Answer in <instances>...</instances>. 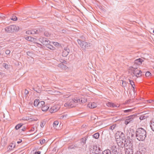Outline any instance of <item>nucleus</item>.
I'll return each instance as SVG.
<instances>
[{
	"label": "nucleus",
	"instance_id": "1",
	"mask_svg": "<svg viewBox=\"0 0 154 154\" xmlns=\"http://www.w3.org/2000/svg\"><path fill=\"white\" fill-rule=\"evenodd\" d=\"M135 137L139 141H144L146 137V130L141 128H137L136 132Z\"/></svg>",
	"mask_w": 154,
	"mask_h": 154
},
{
	"label": "nucleus",
	"instance_id": "2",
	"mask_svg": "<svg viewBox=\"0 0 154 154\" xmlns=\"http://www.w3.org/2000/svg\"><path fill=\"white\" fill-rule=\"evenodd\" d=\"M79 101L80 102V100L77 98H75L73 99L70 100L64 104L65 107L71 108L76 106V103H79Z\"/></svg>",
	"mask_w": 154,
	"mask_h": 154
},
{
	"label": "nucleus",
	"instance_id": "3",
	"mask_svg": "<svg viewBox=\"0 0 154 154\" xmlns=\"http://www.w3.org/2000/svg\"><path fill=\"white\" fill-rule=\"evenodd\" d=\"M79 44L83 50L85 51H86V49L91 46V43L89 42L82 41L81 40L78 39L77 40Z\"/></svg>",
	"mask_w": 154,
	"mask_h": 154
},
{
	"label": "nucleus",
	"instance_id": "4",
	"mask_svg": "<svg viewBox=\"0 0 154 154\" xmlns=\"http://www.w3.org/2000/svg\"><path fill=\"white\" fill-rule=\"evenodd\" d=\"M19 29V27L18 26L14 25H11L6 27L5 28V31L8 33H11L17 31Z\"/></svg>",
	"mask_w": 154,
	"mask_h": 154
},
{
	"label": "nucleus",
	"instance_id": "5",
	"mask_svg": "<svg viewBox=\"0 0 154 154\" xmlns=\"http://www.w3.org/2000/svg\"><path fill=\"white\" fill-rule=\"evenodd\" d=\"M90 151L93 154H102V150L97 145H94L91 147Z\"/></svg>",
	"mask_w": 154,
	"mask_h": 154
},
{
	"label": "nucleus",
	"instance_id": "6",
	"mask_svg": "<svg viewBox=\"0 0 154 154\" xmlns=\"http://www.w3.org/2000/svg\"><path fill=\"white\" fill-rule=\"evenodd\" d=\"M127 145L126 148L125 149V154H133V147L132 143H130V144Z\"/></svg>",
	"mask_w": 154,
	"mask_h": 154
},
{
	"label": "nucleus",
	"instance_id": "7",
	"mask_svg": "<svg viewBox=\"0 0 154 154\" xmlns=\"http://www.w3.org/2000/svg\"><path fill=\"white\" fill-rule=\"evenodd\" d=\"M135 115H131L128 116L125 121V124L127 125L129 123L133 122V119L135 117Z\"/></svg>",
	"mask_w": 154,
	"mask_h": 154
},
{
	"label": "nucleus",
	"instance_id": "8",
	"mask_svg": "<svg viewBox=\"0 0 154 154\" xmlns=\"http://www.w3.org/2000/svg\"><path fill=\"white\" fill-rule=\"evenodd\" d=\"M131 70L133 72V75L137 77L141 76V75H140V76L139 75L142 73L141 70L137 69L136 68H135L133 67H132V69H131Z\"/></svg>",
	"mask_w": 154,
	"mask_h": 154
},
{
	"label": "nucleus",
	"instance_id": "9",
	"mask_svg": "<svg viewBox=\"0 0 154 154\" xmlns=\"http://www.w3.org/2000/svg\"><path fill=\"white\" fill-rule=\"evenodd\" d=\"M116 141L118 146V147L120 148H123V147L125 146V144H126L125 143V142L124 143L123 141H122L121 140H118V138H116Z\"/></svg>",
	"mask_w": 154,
	"mask_h": 154
},
{
	"label": "nucleus",
	"instance_id": "10",
	"mask_svg": "<svg viewBox=\"0 0 154 154\" xmlns=\"http://www.w3.org/2000/svg\"><path fill=\"white\" fill-rule=\"evenodd\" d=\"M119 149V150L121 149L120 148H119V147L117 148V146H116L113 145L111 147L110 151H111L112 154H113L117 153Z\"/></svg>",
	"mask_w": 154,
	"mask_h": 154
},
{
	"label": "nucleus",
	"instance_id": "11",
	"mask_svg": "<svg viewBox=\"0 0 154 154\" xmlns=\"http://www.w3.org/2000/svg\"><path fill=\"white\" fill-rule=\"evenodd\" d=\"M60 106H59L55 105L52 107L49 110V111L51 113L55 112L57 111L60 109Z\"/></svg>",
	"mask_w": 154,
	"mask_h": 154
},
{
	"label": "nucleus",
	"instance_id": "12",
	"mask_svg": "<svg viewBox=\"0 0 154 154\" xmlns=\"http://www.w3.org/2000/svg\"><path fill=\"white\" fill-rule=\"evenodd\" d=\"M119 137V140H121L122 141H123L125 143L127 144L128 143H126V140H125V135L124 133L121 132H119L118 134Z\"/></svg>",
	"mask_w": 154,
	"mask_h": 154
},
{
	"label": "nucleus",
	"instance_id": "13",
	"mask_svg": "<svg viewBox=\"0 0 154 154\" xmlns=\"http://www.w3.org/2000/svg\"><path fill=\"white\" fill-rule=\"evenodd\" d=\"M69 49L67 48H65L64 50H63L62 52V55L64 57H66L68 54L69 52Z\"/></svg>",
	"mask_w": 154,
	"mask_h": 154
},
{
	"label": "nucleus",
	"instance_id": "14",
	"mask_svg": "<svg viewBox=\"0 0 154 154\" xmlns=\"http://www.w3.org/2000/svg\"><path fill=\"white\" fill-rule=\"evenodd\" d=\"M25 38L26 40L29 41L35 42H35L37 41V39L35 38L31 37L28 36L26 37Z\"/></svg>",
	"mask_w": 154,
	"mask_h": 154
},
{
	"label": "nucleus",
	"instance_id": "15",
	"mask_svg": "<svg viewBox=\"0 0 154 154\" xmlns=\"http://www.w3.org/2000/svg\"><path fill=\"white\" fill-rule=\"evenodd\" d=\"M88 106L91 109H93L97 106V104L94 102H91L89 103Z\"/></svg>",
	"mask_w": 154,
	"mask_h": 154
},
{
	"label": "nucleus",
	"instance_id": "16",
	"mask_svg": "<svg viewBox=\"0 0 154 154\" xmlns=\"http://www.w3.org/2000/svg\"><path fill=\"white\" fill-rule=\"evenodd\" d=\"M143 61V60L142 59L140 58L137 59L136 60L134 61V63L138 65H140L141 64L142 62Z\"/></svg>",
	"mask_w": 154,
	"mask_h": 154
},
{
	"label": "nucleus",
	"instance_id": "17",
	"mask_svg": "<svg viewBox=\"0 0 154 154\" xmlns=\"http://www.w3.org/2000/svg\"><path fill=\"white\" fill-rule=\"evenodd\" d=\"M42 44L44 45H46L48 44H50V42L49 40L45 38H44L42 42Z\"/></svg>",
	"mask_w": 154,
	"mask_h": 154
},
{
	"label": "nucleus",
	"instance_id": "18",
	"mask_svg": "<svg viewBox=\"0 0 154 154\" xmlns=\"http://www.w3.org/2000/svg\"><path fill=\"white\" fill-rule=\"evenodd\" d=\"M150 127L152 130L154 131V119H153L150 122Z\"/></svg>",
	"mask_w": 154,
	"mask_h": 154
},
{
	"label": "nucleus",
	"instance_id": "19",
	"mask_svg": "<svg viewBox=\"0 0 154 154\" xmlns=\"http://www.w3.org/2000/svg\"><path fill=\"white\" fill-rule=\"evenodd\" d=\"M132 139L131 138L130 136H129L128 135V134H127V137L125 140H126V143H128V144H130V143H131V141H132Z\"/></svg>",
	"mask_w": 154,
	"mask_h": 154
},
{
	"label": "nucleus",
	"instance_id": "20",
	"mask_svg": "<svg viewBox=\"0 0 154 154\" xmlns=\"http://www.w3.org/2000/svg\"><path fill=\"white\" fill-rule=\"evenodd\" d=\"M49 108V106L48 105H44L42 108V110L43 111H47L48 109Z\"/></svg>",
	"mask_w": 154,
	"mask_h": 154
},
{
	"label": "nucleus",
	"instance_id": "21",
	"mask_svg": "<svg viewBox=\"0 0 154 154\" xmlns=\"http://www.w3.org/2000/svg\"><path fill=\"white\" fill-rule=\"evenodd\" d=\"M86 140L87 139L85 137L81 138L80 140V143L82 145H85Z\"/></svg>",
	"mask_w": 154,
	"mask_h": 154
},
{
	"label": "nucleus",
	"instance_id": "22",
	"mask_svg": "<svg viewBox=\"0 0 154 154\" xmlns=\"http://www.w3.org/2000/svg\"><path fill=\"white\" fill-rule=\"evenodd\" d=\"M15 144L14 143H11L10 145L9 146V150H12L14 148H15Z\"/></svg>",
	"mask_w": 154,
	"mask_h": 154
},
{
	"label": "nucleus",
	"instance_id": "23",
	"mask_svg": "<svg viewBox=\"0 0 154 154\" xmlns=\"http://www.w3.org/2000/svg\"><path fill=\"white\" fill-rule=\"evenodd\" d=\"M45 104V102L44 101H39L38 102V107L39 108H42Z\"/></svg>",
	"mask_w": 154,
	"mask_h": 154
},
{
	"label": "nucleus",
	"instance_id": "24",
	"mask_svg": "<svg viewBox=\"0 0 154 154\" xmlns=\"http://www.w3.org/2000/svg\"><path fill=\"white\" fill-rule=\"evenodd\" d=\"M46 46L47 48H49L50 49L52 50H54L55 49V48L52 45H50L49 44L46 45Z\"/></svg>",
	"mask_w": 154,
	"mask_h": 154
},
{
	"label": "nucleus",
	"instance_id": "25",
	"mask_svg": "<svg viewBox=\"0 0 154 154\" xmlns=\"http://www.w3.org/2000/svg\"><path fill=\"white\" fill-rule=\"evenodd\" d=\"M102 154H112L109 149H106L102 152Z\"/></svg>",
	"mask_w": 154,
	"mask_h": 154
},
{
	"label": "nucleus",
	"instance_id": "26",
	"mask_svg": "<svg viewBox=\"0 0 154 154\" xmlns=\"http://www.w3.org/2000/svg\"><path fill=\"white\" fill-rule=\"evenodd\" d=\"M80 100V102L79 101V103L81 104L85 103L87 101V99L84 98H81Z\"/></svg>",
	"mask_w": 154,
	"mask_h": 154
},
{
	"label": "nucleus",
	"instance_id": "27",
	"mask_svg": "<svg viewBox=\"0 0 154 154\" xmlns=\"http://www.w3.org/2000/svg\"><path fill=\"white\" fill-rule=\"evenodd\" d=\"M23 125V124L22 123H19L15 127V129L17 130H18Z\"/></svg>",
	"mask_w": 154,
	"mask_h": 154
},
{
	"label": "nucleus",
	"instance_id": "28",
	"mask_svg": "<svg viewBox=\"0 0 154 154\" xmlns=\"http://www.w3.org/2000/svg\"><path fill=\"white\" fill-rule=\"evenodd\" d=\"M39 102V100L35 99L34 101V105L35 106H38V102Z\"/></svg>",
	"mask_w": 154,
	"mask_h": 154
},
{
	"label": "nucleus",
	"instance_id": "29",
	"mask_svg": "<svg viewBox=\"0 0 154 154\" xmlns=\"http://www.w3.org/2000/svg\"><path fill=\"white\" fill-rule=\"evenodd\" d=\"M99 134L98 133H96L93 135L94 138L95 139H98L99 137Z\"/></svg>",
	"mask_w": 154,
	"mask_h": 154
},
{
	"label": "nucleus",
	"instance_id": "30",
	"mask_svg": "<svg viewBox=\"0 0 154 154\" xmlns=\"http://www.w3.org/2000/svg\"><path fill=\"white\" fill-rule=\"evenodd\" d=\"M128 135L129 136H130V137H131V138L132 139H134L135 137L134 134L132 133L131 132V133L129 132Z\"/></svg>",
	"mask_w": 154,
	"mask_h": 154
},
{
	"label": "nucleus",
	"instance_id": "31",
	"mask_svg": "<svg viewBox=\"0 0 154 154\" xmlns=\"http://www.w3.org/2000/svg\"><path fill=\"white\" fill-rule=\"evenodd\" d=\"M44 29L42 27H39L38 28V29H37V30L38 31L37 33H40L42 31H43L44 30Z\"/></svg>",
	"mask_w": 154,
	"mask_h": 154
},
{
	"label": "nucleus",
	"instance_id": "32",
	"mask_svg": "<svg viewBox=\"0 0 154 154\" xmlns=\"http://www.w3.org/2000/svg\"><path fill=\"white\" fill-rule=\"evenodd\" d=\"M67 116V114L61 115L60 116H59V119H64V118H66Z\"/></svg>",
	"mask_w": 154,
	"mask_h": 154
},
{
	"label": "nucleus",
	"instance_id": "33",
	"mask_svg": "<svg viewBox=\"0 0 154 154\" xmlns=\"http://www.w3.org/2000/svg\"><path fill=\"white\" fill-rule=\"evenodd\" d=\"M58 66L62 68H64L65 69L66 68H67V67L66 65H64L63 63H60L59 64Z\"/></svg>",
	"mask_w": 154,
	"mask_h": 154
},
{
	"label": "nucleus",
	"instance_id": "34",
	"mask_svg": "<svg viewBox=\"0 0 154 154\" xmlns=\"http://www.w3.org/2000/svg\"><path fill=\"white\" fill-rule=\"evenodd\" d=\"M31 34H35L38 33L37 32L38 31L37 30V29H34L31 30Z\"/></svg>",
	"mask_w": 154,
	"mask_h": 154
},
{
	"label": "nucleus",
	"instance_id": "35",
	"mask_svg": "<svg viewBox=\"0 0 154 154\" xmlns=\"http://www.w3.org/2000/svg\"><path fill=\"white\" fill-rule=\"evenodd\" d=\"M53 44L54 46L57 47H60L61 46V45L60 43L56 42H54Z\"/></svg>",
	"mask_w": 154,
	"mask_h": 154
},
{
	"label": "nucleus",
	"instance_id": "36",
	"mask_svg": "<svg viewBox=\"0 0 154 154\" xmlns=\"http://www.w3.org/2000/svg\"><path fill=\"white\" fill-rule=\"evenodd\" d=\"M11 19L13 21H16L17 20V18L14 15H13L11 17Z\"/></svg>",
	"mask_w": 154,
	"mask_h": 154
},
{
	"label": "nucleus",
	"instance_id": "37",
	"mask_svg": "<svg viewBox=\"0 0 154 154\" xmlns=\"http://www.w3.org/2000/svg\"><path fill=\"white\" fill-rule=\"evenodd\" d=\"M122 86L123 87H125L127 85V82L124 81H122Z\"/></svg>",
	"mask_w": 154,
	"mask_h": 154
},
{
	"label": "nucleus",
	"instance_id": "38",
	"mask_svg": "<svg viewBox=\"0 0 154 154\" xmlns=\"http://www.w3.org/2000/svg\"><path fill=\"white\" fill-rule=\"evenodd\" d=\"M46 140L44 139H41L40 140V143L41 145L43 144L46 142Z\"/></svg>",
	"mask_w": 154,
	"mask_h": 154
},
{
	"label": "nucleus",
	"instance_id": "39",
	"mask_svg": "<svg viewBox=\"0 0 154 154\" xmlns=\"http://www.w3.org/2000/svg\"><path fill=\"white\" fill-rule=\"evenodd\" d=\"M2 66L3 67H4L6 69H8V65L5 63H3Z\"/></svg>",
	"mask_w": 154,
	"mask_h": 154
},
{
	"label": "nucleus",
	"instance_id": "40",
	"mask_svg": "<svg viewBox=\"0 0 154 154\" xmlns=\"http://www.w3.org/2000/svg\"><path fill=\"white\" fill-rule=\"evenodd\" d=\"M44 35L46 37H48L50 36V34L47 31H45L44 33Z\"/></svg>",
	"mask_w": 154,
	"mask_h": 154
},
{
	"label": "nucleus",
	"instance_id": "41",
	"mask_svg": "<svg viewBox=\"0 0 154 154\" xmlns=\"http://www.w3.org/2000/svg\"><path fill=\"white\" fill-rule=\"evenodd\" d=\"M132 110V109H131L124 110L123 111L125 113H128L131 112Z\"/></svg>",
	"mask_w": 154,
	"mask_h": 154
},
{
	"label": "nucleus",
	"instance_id": "42",
	"mask_svg": "<svg viewBox=\"0 0 154 154\" xmlns=\"http://www.w3.org/2000/svg\"><path fill=\"white\" fill-rule=\"evenodd\" d=\"M29 94L28 91L26 89H25L24 90V94L25 95V96L26 97L27 96L28 94Z\"/></svg>",
	"mask_w": 154,
	"mask_h": 154
},
{
	"label": "nucleus",
	"instance_id": "43",
	"mask_svg": "<svg viewBox=\"0 0 154 154\" xmlns=\"http://www.w3.org/2000/svg\"><path fill=\"white\" fill-rule=\"evenodd\" d=\"M146 117L145 116H142L140 117V120H143L146 119Z\"/></svg>",
	"mask_w": 154,
	"mask_h": 154
},
{
	"label": "nucleus",
	"instance_id": "44",
	"mask_svg": "<svg viewBox=\"0 0 154 154\" xmlns=\"http://www.w3.org/2000/svg\"><path fill=\"white\" fill-rule=\"evenodd\" d=\"M129 82H130V85H131V86H132L133 85H134V86H135V85H134V82L133 81H132V80H131L130 79H129Z\"/></svg>",
	"mask_w": 154,
	"mask_h": 154
},
{
	"label": "nucleus",
	"instance_id": "45",
	"mask_svg": "<svg viewBox=\"0 0 154 154\" xmlns=\"http://www.w3.org/2000/svg\"><path fill=\"white\" fill-rule=\"evenodd\" d=\"M116 126V125H112L110 126L109 128V129L110 130H113L114 129Z\"/></svg>",
	"mask_w": 154,
	"mask_h": 154
},
{
	"label": "nucleus",
	"instance_id": "46",
	"mask_svg": "<svg viewBox=\"0 0 154 154\" xmlns=\"http://www.w3.org/2000/svg\"><path fill=\"white\" fill-rule=\"evenodd\" d=\"M151 74V73H150V72L149 71H148L146 72V74H145V75L146 76H150Z\"/></svg>",
	"mask_w": 154,
	"mask_h": 154
},
{
	"label": "nucleus",
	"instance_id": "47",
	"mask_svg": "<svg viewBox=\"0 0 154 154\" xmlns=\"http://www.w3.org/2000/svg\"><path fill=\"white\" fill-rule=\"evenodd\" d=\"M76 147L73 145H71L68 147L69 149H75Z\"/></svg>",
	"mask_w": 154,
	"mask_h": 154
},
{
	"label": "nucleus",
	"instance_id": "48",
	"mask_svg": "<svg viewBox=\"0 0 154 154\" xmlns=\"http://www.w3.org/2000/svg\"><path fill=\"white\" fill-rule=\"evenodd\" d=\"M58 122L57 121H54L53 124V126H54L57 125H58Z\"/></svg>",
	"mask_w": 154,
	"mask_h": 154
},
{
	"label": "nucleus",
	"instance_id": "49",
	"mask_svg": "<svg viewBox=\"0 0 154 154\" xmlns=\"http://www.w3.org/2000/svg\"><path fill=\"white\" fill-rule=\"evenodd\" d=\"M43 38H44L43 37H40L39 38V41L42 43V42H43Z\"/></svg>",
	"mask_w": 154,
	"mask_h": 154
},
{
	"label": "nucleus",
	"instance_id": "50",
	"mask_svg": "<svg viewBox=\"0 0 154 154\" xmlns=\"http://www.w3.org/2000/svg\"><path fill=\"white\" fill-rule=\"evenodd\" d=\"M107 106L108 107H111L112 105V103L108 102L106 104Z\"/></svg>",
	"mask_w": 154,
	"mask_h": 154
},
{
	"label": "nucleus",
	"instance_id": "51",
	"mask_svg": "<svg viewBox=\"0 0 154 154\" xmlns=\"http://www.w3.org/2000/svg\"><path fill=\"white\" fill-rule=\"evenodd\" d=\"M119 106H117L116 105L114 104V103H112V105L111 107H118Z\"/></svg>",
	"mask_w": 154,
	"mask_h": 154
},
{
	"label": "nucleus",
	"instance_id": "52",
	"mask_svg": "<svg viewBox=\"0 0 154 154\" xmlns=\"http://www.w3.org/2000/svg\"><path fill=\"white\" fill-rule=\"evenodd\" d=\"M80 38L82 39L83 41H85L86 38L84 37L83 35H82L80 37Z\"/></svg>",
	"mask_w": 154,
	"mask_h": 154
},
{
	"label": "nucleus",
	"instance_id": "53",
	"mask_svg": "<svg viewBox=\"0 0 154 154\" xmlns=\"http://www.w3.org/2000/svg\"><path fill=\"white\" fill-rule=\"evenodd\" d=\"M10 50H7L6 51L5 53L7 54H10Z\"/></svg>",
	"mask_w": 154,
	"mask_h": 154
},
{
	"label": "nucleus",
	"instance_id": "54",
	"mask_svg": "<svg viewBox=\"0 0 154 154\" xmlns=\"http://www.w3.org/2000/svg\"><path fill=\"white\" fill-rule=\"evenodd\" d=\"M31 30H28L26 32V33L27 34H31Z\"/></svg>",
	"mask_w": 154,
	"mask_h": 154
},
{
	"label": "nucleus",
	"instance_id": "55",
	"mask_svg": "<svg viewBox=\"0 0 154 154\" xmlns=\"http://www.w3.org/2000/svg\"><path fill=\"white\" fill-rule=\"evenodd\" d=\"M44 123H43V122H41V125H40L41 127L42 128H43L44 127Z\"/></svg>",
	"mask_w": 154,
	"mask_h": 154
},
{
	"label": "nucleus",
	"instance_id": "56",
	"mask_svg": "<svg viewBox=\"0 0 154 154\" xmlns=\"http://www.w3.org/2000/svg\"><path fill=\"white\" fill-rule=\"evenodd\" d=\"M27 55L29 56L30 57H31V55H30V54H31V53L29 51H28L27 52Z\"/></svg>",
	"mask_w": 154,
	"mask_h": 154
},
{
	"label": "nucleus",
	"instance_id": "57",
	"mask_svg": "<svg viewBox=\"0 0 154 154\" xmlns=\"http://www.w3.org/2000/svg\"><path fill=\"white\" fill-rule=\"evenodd\" d=\"M152 102H153V103L154 104V101L153 100H148V102L149 103H152Z\"/></svg>",
	"mask_w": 154,
	"mask_h": 154
},
{
	"label": "nucleus",
	"instance_id": "58",
	"mask_svg": "<svg viewBox=\"0 0 154 154\" xmlns=\"http://www.w3.org/2000/svg\"><path fill=\"white\" fill-rule=\"evenodd\" d=\"M40 152L39 151H38L37 152H35V154H40Z\"/></svg>",
	"mask_w": 154,
	"mask_h": 154
},
{
	"label": "nucleus",
	"instance_id": "59",
	"mask_svg": "<svg viewBox=\"0 0 154 154\" xmlns=\"http://www.w3.org/2000/svg\"><path fill=\"white\" fill-rule=\"evenodd\" d=\"M22 142V140L21 139H20L19 140V141L17 142V143L18 144H19L20 143H21Z\"/></svg>",
	"mask_w": 154,
	"mask_h": 154
},
{
	"label": "nucleus",
	"instance_id": "60",
	"mask_svg": "<svg viewBox=\"0 0 154 154\" xmlns=\"http://www.w3.org/2000/svg\"><path fill=\"white\" fill-rule=\"evenodd\" d=\"M26 128L25 127H24L23 128L21 129V130L22 131H24L26 130Z\"/></svg>",
	"mask_w": 154,
	"mask_h": 154
},
{
	"label": "nucleus",
	"instance_id": "61",
	"mask_svg": "<svg viewBox=\"0 0 154 154\" xmlns=\"http://www.w3.org/2000/svg\"><path fill=\"white\" fill-rule=\"evenodd\" d=\"M101 9L103 11H104V12H105V11H106V10L105 8H103V7H101Z\"/></svg>",
	"mask_w": 154,
	"mask_h": 154
},
{
	"label": "nucleus",
	"instance_id": "62",
	"mask_svg": "<svg viewBox=\"0 0 154 154\" xmlns=\"http://www.w3.org/2000/svg\"><path fill=\"white\" fill-rule=\"evenodd\" d=\"M62 32L63 33H64L66 32V31L65 29H63L62 30Z\"/></svg>",
	"mask_w": 154,
	"mask_h": 154
},
{
	"label": "nucleus",
	"instance_id": "63",
	"mask_svg": "<svg viewBox=\"0 0 154 154\" xmlns=\"http://www.w3.org/2000/svg\"><path fill=\"white\" fill-rule=\"evenodd\" d=\"M133 88V90L134 91L135 90V86H134V85H133L132 86H131Z\"/></svg>",
	"mask_w": 154,
	"mask_h": 154
},
{
	"label": "nucleus",
	"instance_id": "64",
	"mask_svg": "<svg viewBox=\"0 0 154 154\" xmlns=\"http://www.w3.org/2000/svg\"><path fill=\"white\" fill-rule=\"evenodd\" d=\"M116 138H118V140H119V135L117 136V135H115V138H116Z\"/></svg>",
	"mask_w": 154,
	"mask_h": 154
}]
</instances>
